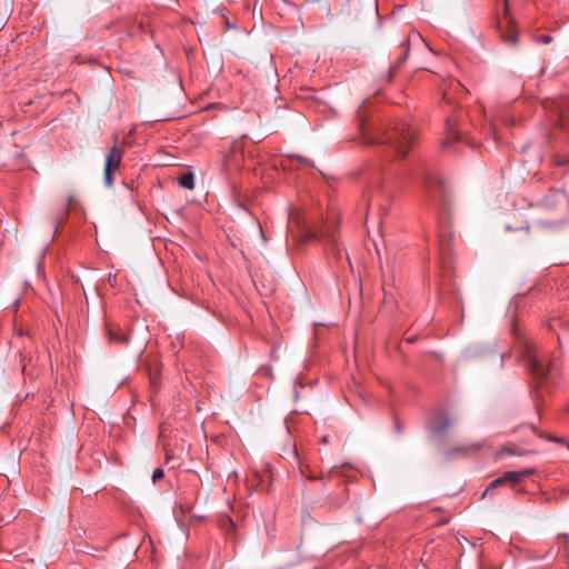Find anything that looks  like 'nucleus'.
<instances>
[{
    "label": "nucleus",
    "instance_id": "obj_4",
    "mask_svg": "<svg viewBox=\"0 0 569 569\" xmlns=\"http://www.w3.org/2000/svg\"><path fill=\"white\" fill-rule=\"evenodd\" d=\"M312 240L323 241L338 258L341 257L342 251L338 246L336 234L329 229V227H326V229H321L320 231L307 230L305 232V241L308 242Z\"/></svg>",
    "mask_w": 569,
    "mask_h": 569
},
{
    "label": "nucleus",
    "instance_id": "obj_2",
    "mask_svg": "<svg viewBox=\"0 0 569 569\" xmlns=\"http://www.w3.org/2000/svg\"><path fill=\"white\" fill-rule=\"evenodd\" d=\"M522 349L523 360L527 363L530 375L541 382L547 380L552 372L553 366L549 362H545V360L538 356L537 347L530 339L523 338Z\"/></svg>",
    "mask_w": 569,
    "mask_h": 569
},
{
    "label": "nucleus",
    "instance_id": "obj_19",
    "mask_svg": "<svg viewBox=\"0 0 569 569\" xmlns=\"http://www.w3.org/2000/svg\"><path fill=\"white\" fill-rule=\"evenodd\" d=\"M163 476H164L163 469H161V468L154 469V471L152 473L153 483H156L158 480L162 479Z\"/></svg>",
    "mask_w": 569,
    "mask_h": 569
},
{
    "label": "nucleus",
    "instance_id": "obj_21",
    "mask_svg": "<svg viewBox=\"0 0 569 569\" xmlns=\"http://www.w3.org/2000/svg\"><path fill=\"white\" fill-rule=\"evenodd\" d=\"M559 323H560V321H559V320H553V321L549 325V327H550L551 329H555V327H556L557 325H559Z\"/></svg>",
    "mask_w": 569,
    "mask_h": 569
},
{
    "label": "nucleus",
    "instance_id": "obj_14",
    "mask_svg": "<svg viewBox=\"0 0 569 569\" xmlns=\"http://www.w3.org/2000/svg\"><path fill=\"white\" fill-rule=\"evenodd\" d=\"M408 54H409V47H407L405 54L398 60V62L395 66H391L389 68L387 76H386L387 82H390L392 80L396 69L407 59Z\"/></svg>",
    "mask_w": 569,
    "mask_h": 569
},
{
    "label": "nucleus",
    "instance_id": "obj_1",
    "mask_svg": "<svg viewBox=\"0 0 569 569\" xmlns=\"http://www.w3.org/2000/svg\"><path fill=\"white\" fill-rule=\"evenodd\" d=\"M359 127L366 136L365 122L359 119ZM416 139V130L406 122L397 123L393 128L378 136L377 138H367L365 141L368 144L382 143L388 144L398 157H405L409 149L413 146Z\"/></svg>",
    "mask_w": 569,
    "mask_h": 569
},
{
    "label": "nucleus",
    "instance_id": "obj_6",
    "mask_svg": "<svg viewBox=\"0 0 569 569\" xmlns=\"http://www.w3.org/2000/svg\"><path fill=\"white\" fill-rule=\"evenodd\" d=\"M535 473H536L535 468H525L521 470H512V471L505 472L503 479L506 480L507 483H510L512 487H515L518 483H520L525 477H529Z\"/></svg>",
    "mask_w": 569,
    "mask_h": 569
},
{
    "label": "nucleus",
    "instance_id": "obj_15",
    "mask_svg": "<svg viewBox=\"0 0 569 569\" xmlns=\"http://www.w3.org/2000/svg\"><path fill=\"white\" fill-rule=\"evenodd\" d=\"M380 194H383V187L381 181H376L375 184L371 187L369 203L371 204L375 201V198Z\"/></svg>",
    "mask_w": 569,
    "mask_h": 569
},
{
    "label": "nucleus",
    "instance_id": "obj_18",
    "mask_svg": "<svg viewBox=\"0 0 569 569\" xmlns=\"http://www.w3.org/2000/svg\"><path fill=\"white\" fill-rule=\"evenodd\" d=\"M113 171H114V170H111V169H107V168H104V184H106L107 187H111V186H112V183H113V179H112V172H113Z\"/></svg>",
    "mask_w": 569,
    "mask_h": 569
},
{
    "label": "nucleus",
    "instance_id": "obj_3",
    "mask_svg": "<svg viewBox=\"0 0 569 569\" xmlns=\"http://www.w3.org/2000/svg\"><path fill=\"white\" fill-rule=\"evenodd\" d=\"M455 423L456 419L448 412L439 411L428 419L427 428L435 438L441 439Z\"/></svg>",
    "mask_w": 569,
    "mask_h": 569
},
{
    "label": "nucleus",
    "instance_id": "obj_10",
    "mask_svg": "<svg viewBox=\"0 0 569 569\" xmlns=\"http://www.w3.org/2000/svg\"><path fill=\"white\" fill-rule=\"evenodd\" d=\"M501 38L507 44L517 46L518 37L512 21L509 20L508 30L501 33Z\"/></svg>",
    "mask_w": 569,
    "mask_h": 569
},
{
    "label": "nucleus",
    "instance_id": "obj_12",
    "mask_svg": "<svg viewBox=\"0 0 569 569\" xmlns=\"http://www.w3.org/2000/svg\"><path fill=\"white\" fill-rule=\"evenodd\" d=\"M107 333L110 342L120 345H126L128 342V337L121 331H116L112 327L107 328Z\"/></svg>",
    "mask_w": 569,
    "mask_h": 569
},
{
    "label": "nucleus",
    "instance_id": "obj_20",
    "mask_svg": "<svg viewBox=\"0 0 569 569\" xmlns=\"http://www.w3.org/2000/svg\"><path fill=\"white\" fill-rule=\"evenodd\" d=\"M541 41H542L543 43H549V42L551 41V37H550V36L545 34V36H542V37H541Z\"/></svg>",
    "mask_w": 569,
    "mask_h": 569
},
{
    "label": "nucleus",
    "instance_id": "obj_13",
    "mask_svg": "<svg viewBox=\"0 0 569 569\" xmlns=\"http://www.w3.org/2000/svg\"><path fill=\"white\" fill-rule=\"evenodd\" d=\"M179 184L182 188L192 190L194 188V176L192 172H187L179 178Z\"/></svg>",
    "mask_w": 569,
    "mask_h": 569
},
{
    "label": "nucleus",
    "instance_id": "obj_5",
    "mask_svg": "<svg viewBox=\"0 0 569 569\" xmlns=\"http://www.w3.org/2000/svg\"><path fill=\"white\" fill-rule=\"evenodd\" d=\"M568 203L567 194L562 190H553L543 198L547 208L556 209Z\"/></svg>",
    "mask_w": 569,
    "mask_h": 569
},
{
    "label": "nucleus",
    "instance_id": "obj_8",
    "mask_svg": "<svg viewBox=\"0 0 569 569\" xmlns=\"http://www.w3.org/2000/svg\"><path fill=\"white\" fill-rule=\"evenodd\" d=\"M447 137L443 139V147H448L460 140V133L456 130V119L448 118L446 122Z\"/></svg>",
    "mask_w": 569,
    "mask_h": 569
},
{
    "label": "nucleus",
    "instance_id": "obj_23",
    "mask_svg": "<svg viewBox=\"0 0 569 569\" xmlns=\"http://www.w3.org/2000/svg\"><path fill=\"white\" fill-rule=\"evenodd\" d=\"M505 16H508V12H505ZM506 18H507L508 21L509 20L512 21L510 18H508V17H506Z\"/></svg>",
    "mask_w": 569,
    "mask_h": 569
},
{
    "label": "nucleus",
    "instance_id": "obj_7",
    "mask_svg": "<svg viewBox=\"0 0 569 569\" xmlns=\"http://www.w3.org/2000/svg\"><path fill=\"white\" fill-rule=\"evenodd\" d=\"M122 157L123 151L117 146H113L106 156L104 168L117 170L120 167Z\"/></svg>",
    "mask_w": 569,
    "mask_h": 569
},
{
    "label": "nucleus",
    "instance_id": "obj_16",
    "mask_svg": "<svg viewBox=\"0 0 569 569\" xmlns=\"http://www.w3.org/2000/svg\"><path fill=\"white\" fill-rule=\"evenodd\" d=\"M507 483L506 480L503 479V475L497 479H495L493 481L490 482V485L487 487V489L485 490L482 497L487 496L492 489L501 486V485H505Z\"/></svg>",
    "mask_w": 569,
    "mask_h": 569
},
{
    "label": "nucleus",
    "instance_id": "obj_17",
    "mask_svg": "<svg viewBox=\"0 0 569 569\" xmlns=\"http://www.w3.org/2000/svg\"><path fill=\"white\" fill-rule=\"evenodd\" d=\"M568 164H569V156L568 157L558 156L553 160V166H556V167H562V166H568Z\"/></svg>",
    "mask_w": 569,
    "mask_h": 569
},
{
    "label": "nucleus",
    "instance_id": "obj_9",
    "mask_svg": "<svg viewBox=\"0 0 569 569\" xmlns=\"http://www.w3.org/2000/svg\"><path fill=\"white\" fill-rule=\"evenodd\" d=\"M422 182H423V186H425V189H426V192L431 197L433 198L435 196L432 194V189H433V186L436 187H439L440 189H442V181L439 180L438 178H436L433 174H431L430 172H425L423 176H422Z\"/></svg>",
    "mask_w": 569,
    "mask_h": 569
},
{
    "label": "nucleus",
    "instance_id": "obj_11",
    "mask_svg": "<svg viewBox=\"0 0 569 569\" xmlns=\"http://www.w3.org/2000/svg\"><path fill=\"white\" fill-rule=\"evenodd\" d=\"M7 500H8V495L4 493V492H1L0 493V521L3 522V523H10L11 520L14 518L12 511L10 513H8V515H6L3 512L4 509H6V506L9 505L7 502Z\"/></svg>",
    "mask_w": 569,
    "mask_h": 569
},
{
    "label": "nucleus",
    "instance_id": "obj_22",
    "mask_svg": "<svg viewBox=\"0 0 569 569\" xmlns=\"http://www.w3.org/2000/svg\"><path fill=\"white\" fill-rule=\"evenodd\" d=\"M321 441H322L323 443H326V442H328V438H327V437H322Z\"/></svg>",
    "mask_w": 569,
    "mask_h": 569
}]
</instances>
